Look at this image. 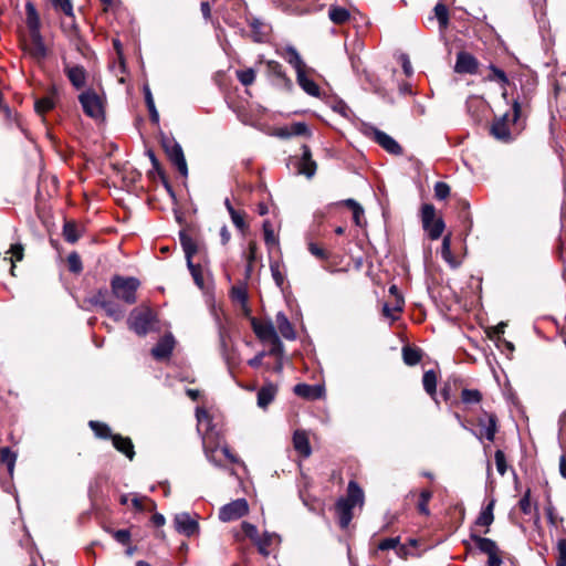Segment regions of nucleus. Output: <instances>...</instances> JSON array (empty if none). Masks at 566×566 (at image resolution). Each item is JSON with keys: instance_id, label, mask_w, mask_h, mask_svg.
I'll return each mask as SVG.
<instances>
[{"instance_id": "4d7b16f0", "label": "nucleus", "mask_w": 566, "mask_h": 566, "mask_svg": "<svg viewBox=\"0 0 566 566\" xmlns=\"http://www.w3.org/2000/svg\"><path fill=\"white\" fill-rule=\"evenodd\" d=\"M496 470L500 475H504L507 471L506 458L502 450H496L494 453Z\"/></svg>"}, {"instance_id": "79ce46f5", "label": "nucleus", "mask_w": 566, "mask_h": 566, "mask_svg": "<svg viewBox=\"0 0 566 566\" xmlns=\"http://www.w3.org/2000/svg\"><path fill=\"white\" fill-rule=\"evenodd\" d=\"M270 270L271 275L276 284L277 287L282 289L284 281H285V274L283 272V265L279 261H271L270 262Z\"/></svg>"}, {"instance_id": "052dcab7", "label": "nucleus", "mask_w": 566, "mask_h": 566, "mask_svg": "<svg viewBox=\"0 0 566 566\" xmlns=\"http://www.w3.org/2000/svg\"><path fill=\"white\" fill-rule=\"evenodd\" d=\"M450 195V187L443 181H438L434 185V197L439 200L448 198Z\"/></svg>"}, {"instance_id": "72a5a7b5", "label": "nucleus", "mask_w": 566, "mask_h": 566, "mask_svg": "<svg viewBox=\"0 0 566 566\" xmlns=\"http://www.w3.org/2000/svg\"><path fill=\"white\" fill-rule=\"evenodd\" d=\"M81 227L74 221H66L63 226V237L69 243H75L82 234Z\"/></svg>"}, {"instance_id": "c9c22d12", "label": "nucleus", "mask_w": 566, "mask_h": 566, "mask_svg": "<svg viewBox=\"0 0 566 566\" xmlns=\"http://www.w3.org/2000/svg\"><path fill=\"white\" fill-rule=\"evenodd\" d=\"M403 298L397 297L395 300V304L390 306L389 304L385 303L382 306V315L387 318H389L391 322H395L398 319V313L402 311L403 308Z\"/></svg>"}, {"instance_id": "0e129e2a", "label": "nucleus", "mask_w": 566, "mask_h": 566, "mask_svg": "<svg viewBox=\"0 0 566 566\" xmlns=\"http://www.w3.org/2000/svg\"><path fill=\"white\" fill-rule=\"evenodd\" d=\"M23 250H24L23 245L20 243L13 244L10 248L9 252L12 254V258L10 259L11 263H12V268H11L12 273H13V269H14V261H21L23 259Z\"/></svg>"}, {"instance_id": "de8ad7c7", "label": "nucleus", "mask_w": 566, "mask_h": 566, "mask_svg": "<svg viewBox=\"0 0 566 566\" xmlns=\"http://www.w3.org/2000/svg\"><path fill=\"white\" fill-rule=\"evenodd\" d=\"M187 265H188V269L191 273V276L196 283V285L199 287V289H203L205 287V280H203V274H202V269L199 264H193L192 260L190 261H187Z\"/></svg>"}, {"instance_id": "a211bd4d", "label": "nucleus", "mask_w": 566, "mask_h": 566, "mask_svg": "<svg viewBox=\"0 0 566 566\" xmlns=\"http://www.w3.org/2000/svg\"><path fill=\"white\" fill-rule=\"evenodd\" d=\"M293 447L295 451L302 458H308L312 454V448L310 444V439L307 433L304 430H295L293 433Z\"/></svg>"}, {"instance_id": "7ed1b4c3", "label": "nucleus", "mask_w": 566, "mask_h": 566, "mask_svg": "<svg viewBox=\"0 0 566 566\" xmlns=\"http://www.w3.org/2000/svg\"><path fill=\"white\" fill-rule=\"evenodd\" d=\"M421 222L431 240H437L442 235L446 226L441 218H436V208L432 205L424 203L421 207Z\"/></svg>"}, {"instance_id": "37998d69", "label": "nucleus", "mask_w": 566, "mask_h": 566, "mask_svg": "<svg viewBox=\"0 0 566 566\" xmlns=\"http://www.w3.org/2000/svg\"><path fill=\"white\" fill-rule=\"evenodd\" d=\"M482 400V394L478 389H463L461 391V401L464 405H478Z\"/></svg>"}, {"instance_id": "f704fd0d", "label": "nucleus", "mask_w": 566, "mask_h": 566, "mask_svg": "<svg viewBox=\"0 0 566 566\" xmlns=\"http://www.w3.org/2000/svg\"><path fill=\"white\" fill-rule=\"evenodd\" d=\"M310 135V129L305 123L297 122L290 125V127L282 129L280 132V136L282 137H291V136H305Z\"/></svg>"}, {"instance_id": "e2e57ef3", "label": "nucleus", "mask_w": 566, "mask_h": 566, "mask_svg": "<svg viewBox=\"0 0 566 566\" xmlns=\"http://www.w3.org/2000/svg\"><path fill=\"white\" fill-rule=\"evenodd\" d=\"M256 250H258L256 244L254 242H250L249 252H248V256H247L248 265H247V270H245L248 276L252 272L253 262L256 259Z\"/></svg>"}, {"instance_id": "e433bc0d", "label": "nucleus", "mask_w": 566, "mask_h": 566, "mask_svg": "<svg viewBox=\"0 0 566 566\" xmlns=\"http://www.w3.org/2000/svg\"><path fill=\"white\" fill-rule=\"evenodd\" d=\"M422 353L420 349L410 346H405L402 348V359L406 365L415 366L420 363Z\"/></svg>"}, {"instance_id": "774afa93", "label": "nucleus", "mask_w": 566, "mask_h": 566, "mask_svg": "<svg viewBox=\"0 0 566 566\" xmlns=\"http://www.w3.org/2000/svg\"><path fill=\"white\" fill-rule=\"evenodd\" d=\"M308 251L319 260H327L329 258L328 253L324 249L313 242L308 244Z\"/></svg>"}, {"instance_id": "4468645a", "label": "nucleus", "mask_w": 566, "mask_h": 566, "mask_svg": "<svg viewBox=\"0 0 566 566\" xmlns=\"http://www.w3.org/2000/svg\"><path fill=\"white\" fill-rule=\"evenodd\" d=\"M478 60L468 52H459L454 71L460 74H475L478 72Z\"/></svg>"}, {"instance_id": "4be33fe9", "label": "nucleus", "mask_w": 566, "mask_h": 566, "mask_svg": "<svg viewBox=\"0 0 566 566\" xmlns=\"http://www.w3.org/2000/svg\"><path fill=\"white\" fill-rule=\"evenodd\" d=\"M507 115L505 114L502 118L495 120L491 126V134L499 140L510 142L512 139L511 132L507 126Z\"/></svg>"}, {"instance_id": "4c0bfd02", "label": "nucleus", "mask_w": 566, "mask_h": 566, "mask_svg": "<svg viewBox=\"0 0 566 566\" xmlns=\"http://www.w3.org/2000/svg\"><path fill=\"white\" fill-rule=\"evenodd\" d=\"M265 245L271 249L279 244V239L275 235L273 224L270 220H265L262 224Z\"/></svg>"}, {"instance_id": "3c124183", "label": "nucleus", "mask_w": 566, "mask_h": 566, "mask_svg": "<svg viewBox=\"0 0 566 566\" xmlns=\"http://www.w3.org/2000/svg\"><path fill=\"white\" fill-rule=\"evenodd\" d=\"M432 497V492L429 490H422L419 495L418 511L423 515H429L430 511L428 504Z\"/></svg>"}, {"instance_id": "0eeeda50", "label": "nucleus", "mask_w": 566, "mask_h": 566, "mask_svg": "<svg viewBox=\"0 0 566 566\" xmlns=\"http://www.w3.org/2000/svg\"><path fill=\"white\" fill-rule=\"evenodd\" d=\"M63 71L71 85L80 91L83 90L87 83L88 73L83 65L72 64L67 61H63Z\"/></svg>"}, {"instance_id": "bf43d9fd", "label": "nucleus", "mask_w": 566, "mask_h": 566, "mask_svg": "<svg viewBox=\"0 0 566 566\" xmlns=\"http://www.w3.org/2000/svg\"><path fill=\"white\" fill-rule=\"evenodd\" d=\"M400 542V537H387L379 542L377 549L378 551H388V549H397L398 544Z\"/></svg>"}, {"instance_id": "c756f323", "label": "nucleus", "mask_w": 566, "mask_h": 566, "mask_svg": "<svg viewBox=\"0 0 566 566\" xmlns=\"http://www.w3.org/2000/svg\"><path fill=\"white\" fill-rule=\"evenodd\" d=\"M348 504L355 506L357 504L363 505L364 503V492L361 488L355 481H349L347 488V497H344Z\"/></svg>"}, {"instance_id": "49530a36", "label": "nucleus", "mask_w": 566, "mask_h": 566, "mask_svg": "<svg viewBox=\"0 0 566 566\" xmlns=\"http://www.w3.org/2000/svg\"><path fill=\"white\" fill-rule=\"evenodd\" d=\"M55 106L54 98L52 96H44L39 98L34 103V109L38 114L43 115L46 112L53 109Z\"/></svg>"}, {"instance_id": "c85d7f7f", "label": "nucleus", "mask_w": 566, "mask_h": 566, "mask_svg": "<svg viewBox=\"0 0 566 566\" xmlns=\"http://www.w3.org/2000/svg\"><path fill=\"white\" fill-rule=\"evenodd\" d=\"M230 294H231L232 301L239 303L241 305L242 310L244 311V313L249 314L250 308L248 305L249 296H248L247 286L244 284L234 285V286H232Z\"/></svg>"}, {"instance_id": "5701e85b", "label": "nucleus", "mask_w": 566, "mask_h": 566, "mask_svg": "<svg viewBox=\"0 0 566 566\" xmlns=\"http://www.w3.org/2000/svg\"><path fill=\"white\" fill-rule=\"evenodd\" d=\"M114 448L124 453L129 460H133L135 457L134 444L128 437H123L120 434H114L112 437Z\"/></svg>"}, {"instance_id": "13d9d810", "label": "nucleus", "mask_w": 566, "mask_h": 566, "mask_svg": "<svg viewBox=\"0 0 566 566\" xmlns=\"http://www.w3.org/2000/svg\"><path fill=\"white\" fill-rule=\"evenodd\" d=\"M273 535L264 533L262 537H259L255 539V543L258 545L259 552L266 556L269 554L268 546L272 543Z\"/></svg>"}, {"instance_id": "6e6552de", "label": "nucleus", "mask_w": 566, "mask_h": 566, "mask_svg": "<svg viewBox=\"0 0 566 566\" xmlns=\"http://www.w3.org/2000/svg\"><path fill=\"white\" fill-rule=\"evenodd\" d=\"M249 511V505L245 499L234 500L223 505L219 511V518L223 522L239 520L244 516Z\"/></svg>"}, {"instance_id": "864d4df0", "label": "nucleus", "mask_w": 566, "mask_h": 566, "mask_svg": "<svg viewBox=\"0 0 566 566\" xmlns=\"http://www.w3.org/2000/svg\"><path fill=\"white\" fill-rule=\"evenodd\" d=\"M491 74L488 76L490 81H496L500 82L503 86H505L509 83L507 75L505 72L497 66L491 64L490 65Z\"/></svg>"}, {"instance_id": "7c9ffc66", "label": "nucleus", "mask_w": 566, "mask_h": 566, "mask_svg": "<svg viewBox=\"0 0 566 566\" xmlns=\"http://www.w3.org/2000/svg\"><path fill=\"white\" fill-rule=\"evenodd\" d=\"M276 394V387L272 384L263 386L258 391V405L261 408H266L274 399Z\"/></svg>"}, {"instance_id": "aec40b11", "label": "nucleus", "mask_w": 566, "mask_h": 566, "mask_svg": "<svg viewBox=\"0 0 566 566\" xmlns=\"http://www.w3.org/2000/svg\"><path fill=\"white\" fill-rule=\"evenodd\" d=\"M31 38V46L29 48L30 55L38 60H44L48 55V49L45 46L43 36L41 32H35L30 34Z\"/></svg>"}, {"instance_id": "473e14b6", "label": "nucleus", "mask_w": 566, "mask_h": 566, "mask_svg": "<svg viewBox=\"0 0 566 566\" xmlns=\"http://www.w3.org/2000/svg\"><path fill=\"white\" fill-rule=\"evenodd\" d=\"M285 59L295 69L296 74L305 70V63L294 46L285 48Z\"/></svg>"}, {"instance_id": "b1692460", "label": "nucleus", "mask_w": 566, "mask_h": 566, "mask_svg": "<svg viewBox=\"0 0 566 566\" xmlns=\"http://www.w3.org/2000/svg\"><path fill=\"white\" fill-rule=\"evenodd\" d=\"M25 14H27L25 23H27L30 34L35 33V32H41L40 17H39L35 6L31 1H28L25 3Z\"/></svg>"}, {"instance_id": "a19ab883", "label": "nucleus", "mask_w": 566, "mask_h": 566, "mask_svg": "<svg viewBox=\"0 0 566 566\" xmlns=\"http://www.w3.org/2000/svg\"><path fill=\"white\" fill-rule=\"evenodd\" d=\"M422 385L426 392L430 396L436 395L437 390V375L433 370H427L422 377Z\"/></svg>"}, {"instance_id": "423d86ee", "label": "nucleus", "mask_w": 566, "mask_h": 566, "mask_svg": "<svg viewBox=\"0 0 566 566\" xmlns=\"http://www.w3.org/2000/svg\"><path fill=\"white\" fill-rule=\"evenodd\" d=\"M163 147L170 161L176 166L178 171L186 177L188 175V168L181 146L175 139L167 138L163 140Z\"/></svg>"}, {"instance_id": "ea45409f", "label": "nucleus", "mask_w": 566, "mask_h": 566, "mask_svg": "<svg viewBox=\"0 0 566 566\" xmlns=\"http://www.w3.org/2000/svg\"><path fill=\"white\" fill-rule=\"evenodd\" d=\"M0 461L7 465L10 475L13 474L17 461V454L10 448L4 447L0 450Z\"/></svg>"}, {"instance_id": "20e7f679", "label": "nucleus", "mask_w": 566, "mask_h": 566, "mask_svg": "<svg viewBox=\"0 0 566 566\" xmlns=\"http://www.w3.org/2000/svg\"><path fill=\"white\" fill-rule=\"evenodd\" d=\"M87 302L93 306L102 307L107 316L115 321H120L124 317V311L108 297L107 290H98L87 298Z\"/></svg>"}, {"instance_id": "cd10ccee", "label": "nucleus", "mask_w": 566, "mask_h": 566, "mask_svg": "<svg viewBox=\"0 0 566 566\" xmlns=\"http://www.w3.org/2000/svg\"><path fill=\"white\" fill-rule=\"evenodd\" d=\"M296 81H297V84L301 86V88L305 93H307L308 95L314 96V97L319 96L318 85L306 75L305 70L302 72H298V74H296Z\"/></svg>"}, {"instance_id": "39448f33", "label": "nucleus", "mask_w": 566, "mask_h": 566, "mask_svg": "<svg viewBox=\"0 0 566 566\" xmlns=\"http://www.w3.org/2000/svg\"><path fill=\"white\" fill-rule=\"evenodd\" d=\"M154 322V314L150 310H134L128 317V326L137 335H146Z\"/></svg>"}, {"instance_id": "58836bf2", "label": "nucleus", "mask_w": 566, "mask_h": 566, "mask_svg": "<svg viewBox=\"0 0 566 566\" xmlns=\"http://www.w3.org/2000/svg\"><path fill=\"white\" fill-rule=\"evenodd\" d=\"M71 21H63L61 23V29L63 33L70 39L71 42H74L76 45L78 44L77 41L80 39L78 35V28L74 21V17L70 18Z\"/></svg>"}, {"instance_id": "09e8293b", "label": "nucleus", "mask_w": 566, "mask_h": 566, "mask_svg": "<svg viewBox=\"0 0 566 566\" xmlns=\"http://www.w3.org/2000/svg\"><path fill=\"white\" fill-rule=\"evenodd\" d=\"M180 241L186 254L187 261L192 260L193 254L197 252L195 242L184 232L180 233Z\"/></svg>"}, {"instance_id": "9b49d317", "label": "nucleus", "mask_w": 566, "mask_h": 566, "mask_svg": "<svg viewBox=\"0 0 566 566\" xmlns=\"http://www.w3.org/2000/svg\"><path fill=\"white\" fill-rule=\"evenodd\" d=\"M251 326L256 337L262 342H271L279 337V334L271 321L251 318Z\"/></svg>"}, {"instance_id": "9d476101", "label": "nucleus", "mask_w": 566, "mask_h": 566, "mask_svg": "<svg viewBox=\"0 0 566 566\" xmlns=\"http://www.w3.org/2000/svg\"><path fill=\"white\" fill-rule=\"evenodd\" d=\"M478 426L480 427V436H478L480 439L485 438L490 442L494 441L497 431V418L494 413L484 411L478 419Z\"/></svg>"}, {"instance_id": "c03bdc74", "label": "nucleus", "mask_w": 566, "mask_h": 566, "mask_svg": "<svg viewBox=\"0 0 566 566\" xmlns=\"http://www.w3.org/2000/svg\"><path fill=\"white\" fill-rule=\"evenodd\" d=\"M88 424H90V428L95 433V436L101 439H108V438L112 439V437L114 436L111 432V428L106 423L91 420Z\"/></svg>"}, {"instance_id": "412c9836", "label": "nucleus", "mask_w": 566, "mask_h": 566, "mask_svg": "<svg viewBox=\"0 0 566 566\" xmlns=\"http://www.w3.org/2000/svg\"><path fill=\"white\" fill-rule=\"evenodd\" d=\"M275 323L279 333L287 340L296 338V333L287 316L283 312H279L275 316Z\"/></svg>"}, {"instance_id": "2eb2a0df", "label": "nucleus", "mask_w": 566, "mask_h": 566, "mask_svg": "<svg viewBox=\"0 0 566 566\" xmlns=\"http://www.w3.org/2000/svg\"><path fill=\"white\" fill-rule=\"evenodd\" d=\"M266 73L269 77L275 81V84L282 85L287 88L292 87L291 78L287 77L282 64L277 61L270 60L266 62Z\"/></svg>"}, {"instance_id": "a18cd8bd", "label": "nucleus", "mask_w": 566, "mask_h": 566, "mask_svg": "<svg viewBox=\"0 0 566 566\" xmlns=\"http://www.w3.org/2000/svg\"><path fill=\"white\" fill-rule=\"evenodd\" d=\"M144 93H145V102H146L147 108L149 111L150 120L154 124H158L159 123V114L156 109L155 102H154L151 92L148 86L144 87Z\"/></svg>"}, {"instance_id": "1a4fd4ad", "label": "nucleus", "mask_w": 566, "mask_h": 566, "mask_svg": "<svg viewBox=\"0 0 566 566\" xmlns=\"http://www.w3.org/2000/svg\"><path fill=\"white\" fill-rule=\"evenodd\" d=\"M175 528L185 536H193L199 531V524L189 513H178L174 517Z\"/></svg>"}, {"instance_id": "680f3d73", "label": "nucleus", "mask_w": 566, "mask_h": 566, "mask_svg": "<svg viewBox=\"0 0 566 566\" xmlns=\"http://www.w3.org/2000/svg\"><path fill=\"white\" fill-rule=\"evenodd\" d=\"M520 510L528 515L532 512V503H531V490L527 489L524 493V495L521 497L518 502Z\"/></svg>"}, {"instance_id": "ddd939ff", "label": "nucleus", "mask_w": 566, "mask_h": 566, "mask_svg": "<svg viewBox=\"0 0 566 566\" xmlns=\"http://www.w3.org/2000/svg\"><path fill=\"white\" fill-rule=\"evenodd\" d=\"M317 169L316 161L312 158L311 149L307 145L302 146V156L297 163V174L311 179Z\"/></svg>"}, {"instance_id": "bb28decb", "label": "nucleus", "mask_w": 566, "mask_h": 566, "mask_svg": "<svg viewBox=\"0 0 566 566\" xmlns=\"http://www.w3.org/2000/svg\"><path fill=\"white\" fill-rule=\"evenodd\" d=\"M494 505H495V500H491L489 502V504L482 509V511L480 512L479 516L475 520L476 526L486 527V530L484 531L485 534L489 533V527L491 526V524L494 521V515H493Z\"/></svg>"}, {"instance_id": "603ef678", "label": "nucleus", "mask_w": 566, "mask_h": 566, "mask_svg": "<svg viewBox=\"0 0 566 566\" xmlns=\"http://www.w3.org/2000/svg\"><path fill=\"white\" fill-rule=\"evenodd\" d=\"M434 14L437 20L439 21L440 27L446 28L449 22L448 8L439 2L434 6Z\"/></svg>"}, {"instance_id": "393cba45", "label": "nucleus", "mask_w": 566, "mask_h": 566, "mask_svg": "<svg viewBox=\"0 0 566 566\" xmlns=\"http://www.w3.org/2000/svg\"><path fill=\"white\" fill-rule=\"evenodd\" d=\"M295 395L306 399H318L323 396V388L318 385L297 384L294 387Z\"/></svg>"}, {"instance_id": "f257e3e1", "label": "nucleus", "mask_w": 566, "mask_h": 566, "mask_svg": "<svg viewBox=\"0 0 566 566\" xmlns=\"http://www.w3.org/2000/svg\"><path fill=\"white\" fill-rule=\"evenodd\" d=\"M139 285V280L133 276L114 275L111 279V290L113 296L128 305L136 303V292Z\"/></svg>"}, {"instance_id": "5fc2aeb1", "label": "nucleus", "mask_w": 566, "mask_h": 566, "mask_svg": "<svg viewBox=\"0 0 566 566\" xmlns=\"http://www.w3.org/2000/svg\"><path fill=\"white\" fill-rule=\"evenodd\" d=\"M55 10L62 11L67 18H73V4L71 0H51Z\"/></svg>"}, {"instance_id": "69168bd1", "label": "nucleus", "mask_w": 566, "mask_h": 566, "mask_svg": "<svg viewBox=\"0 0 566 566\" xmlns=\"http://www.w3.org/2000/svg\"><path fill=\"white\" fill-rule=\"evenodd\" d=\"M231 217V220L233 224L241 231H243L247 228V223L244 221L243 213L237 211L235 209H231V212L229 213Z\"/></svg>"}, {"instance_id": "6ab92c4d", "label": "nucleus", "mask_w": 566, "mask_h": 566, "mask_svg": "<svg viewBox=\"0 0 566 566\" xmlns=\"http://www.w3.org/2000/svg\"><path fill=\"white\" fill-rule=\"evenodd\" d=\"M335 509L340 528H347L350 521L353 520L354 506L348 504L347 501L344 500V497H340L336 502Z\"/></svg>"}, {"instance_id": "8fccbe9b", "label": "nucleus", "mask_w": 566, "mask_h": 566, "mask_svg": "<svg viewBox=\"0 0 566 566\" xmlns=\"http://www.w3.org/2000/svg\"><path fill=\"white\" fill-rule=\"evenodd\" d=\"M235 75L239 82L244 86L252 85L255 81V71L251 67L245 70H238Z\"/></svg>"}, {"instance_id": "a878e982", "label": "nucleus", "mask_w": 566, "mask_h": 566, "mask_svg": "<svg viewBox=\"0 0 566 566\" xmlns=\"http://www.w3.org/2000/svg\"><path fill=\"white\" fill-rule=\"evenodd\" d=\"M470 539L474 543L475 547L485 555L499 552L497 544L491 538L471 533Z\"/></svg>"}, {"instance_id": "338daca9", "label": "nucleus", "mask_w": 566, "mask_h": 566, "mask_svg": "<svg viewBox=\"0 0 566 566\" xmlns=\"http://www.w3.org/2000/svg\"><path fill=\"white\" fill-rule=\"evenodd\" d=\"M441 255L447 262H451L452 254H451V238L450 235H446L442 240L441 245Z\"/></svg>"}, {"instance_id": "f8f14e48", "label": "nucleus", "mask_w": 566, "mask_h": 566, "mask_svg": "<svg viewBox=\"0 0 566 566\" xmlns=\"http://www.w3.org/2000/svg\"><path fill=\"white\" fill-rule=\"evenodd\" d=\"M175 338L171 334L164 335L153 347L151 355L157 360H164L170 357L175 348Z\"/></svg>"}, {"instance_id": "2f4dec72", "label": "nucleus", "mask_w": 566, "mask_h": 566, "mask_svg": "<svg viewBox=\"0 0 566 566\" xmlns=\"http://www.w3.org/2000/svg\"><path fill=\"white\" fill-rule=\"evenodd\" d=\"M328 18L335 24H344L350 18V13L346 8L331 4L328 9Z\"/></svg>"}, {"instance_id": "6e6d98bb", "label": "nucleus", "mask_w": 566, "mask_h": 566, "mask_svg": "<svg viewBox=\"0 0 566 566\" xmlns=\"http://www.w3.org/2000/svg\"><path fill=\"white\" fill-rule=\"evenodd\" d=\"M69 270L73 273H80L83 270L82 260L76 252H72L67 256Z\"/></svg>"}, {"instance_id": "f03ea898", "label": "nucleus", "mask_w": 566, "mask_h": 566, "mask_svg": "<svg viewBox=\"0 0 566 566\" xmlns=\"http://www.w3.org/2000/svg\"><path fill=\"white\" fill-rule=\"evenodd\" d=\"M78 102L84 114L91 118L98 119L104 116L102 97L93 88H86L78 95Z\"/></svg>"}, {"instance_id": "dca6fc26", "label": "nucleus", "mask_w": 566, "mask_h": 566, "mask_svg": "<svg viewBox=\"0 0 566 566\" xmlns=\"http://www.w3.org/2000/svg\"><path fill=\"white\" fill-rule=\"evenodd\" d=\"M373 134L375 142L388 153L392 155H400L402 153L401 146L388 134L377 128H374Z\"/></svg>"}, {"instance_id": "f3484780", "label": "nucleus", "mask_w": 566, "mask_h": 566, "mask_svg": "<svg viewBox=\"0 0 566 566\" xmlns=\"http://www.w3.org/2000/svg\"><path fill=\"white\" fill-rule=\"evenodd\" d=\"M248 24L252 31V39L256 43H263L268 41L270 34V27L259 18L248 19Z\"/></svg>"}]
</instances>
